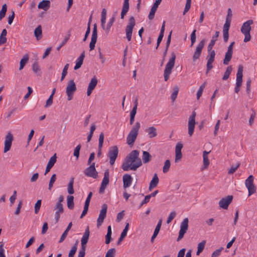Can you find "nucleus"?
<instances>
[{"mask_svg":"<svg viewBox=\"0 0 257 257\" xmlns=\"http://www.w3.org/2000/svg\"><path fill=\"white\" fill-rule=\"evenodd\" d=\"M139 152L133 150L125 158L121 166L122 169L124 171L129 170L136 171L142 165L141 159L139 157Z\"/></svg>","mask_w":257,"mask_h":257,"instance_id":"obj_1","label":"nucleus"},{"mask_svg":"<svg viewBox=\"0 0 257 257\" xmlns=\"http://www.w3.org/2000/svg\"><path fill=\"white\" fill-rule=\"evenodd\" d=\"M140 123L137 121L132 128L126 138L127 144L129 146H132L134 145L138 135L139 131L140 128Z\"/></svg>","mask_w":257,"mask_h":257,"instance_id":"obj_2","label":"nucleus"},{"mask_svg":"<svg viewBox=\"0 0 257 257\" xmlns=\"http://www.w3.org/2000/svg\"><path fill=\"white\" fill-rule=\"evenodd\" d=\"M175 59L176 54L174 52H172L171 53V58L167 63L164 72V77L165 81H168L169 79L170 75L175 65Z\"/></svg>","mask_w":257,"mask_h":257,"instance_id":"obj_3","label":"nucleus"},{"mask_svg":"<svg viewBox=\"0 0 257 257\" xmlns=\"http://www.w3.org/2000/svg\"><path fill=\"white\" fill-rule=\"evenodd\" d=\"M253 23L252 20H249L244 22L241 28V32L244 35V39L243 41L244 42H247L251 39V36L250 32L251 31V25Z\"/></svg>","mask_w":257,"mask_h":257,"instance_id":"obj_4","label":"nucleus"},{"mask_svg":"<svg viewBox=\"0 0 257 257\" xmlns=\"http://www.w3.org/2000/svg\"><path fill=\"white\" fill-rule=\"evenodd\" d=\"M77 90V87L73 80L68 81L66 88V93L67 95L68 100L72 99L73 95Z\"/></svg>","mask_w":257,"mask_h":257,"instance_id":"obj_5","label":"nucleus"},{"mask_svg":"<svg viewBox=\"0 0 257 257\" xmlns=\"http://www.w3.org/2000/svg\"><path fill=\"white\" fill-rule=\"evenodd\" d=\"M254 177L252 175L245 180V185L248 191V196H250L256 192V187L253 183Z\"/></svg>","mask_w":257,"mask_h":257,"instance_id":"obj_6","label":"nucleus"},{"mask_svg":"<svg viewBox=\"0 0 257 257\" xmlns=\"http://www.w3.org/2000/svg\"><path fill=\"white\" fill-rule=\"evenodd\" d=\"M136 24L134 17H131L128 20V23L125 28L126 37L128 41L132 39V35L134 27Z\"/></svg>","mask_w":257,"mask_h":257,"instance_id":"obj_7","label":"nucleus"},{"mask_svg":"<svg viewBox=\"0 0 257 257\" xmlns=\"http://www.w3.org/2000/svg\"><path fill=\"white\" fill-rule=\"evenodd\" d=\"M95 165V163H92V164L89 165V166L85 169L84 174L85 176L94 179H96L98 177V172L96 170Z\"/></svg>","mask_w":257,"mask_h":257,"instance_id":"obj_8","label":"nucleus"},{"mask_svg":"<svg viewBox=\"0 0 257 257\" xmlns=\"http://www.w3.org/2000/svg\"><path fill=\"white\" fill-rule=\"evenodd\" d=\"M196 113L195 111H193L192 114L189 116L188 120V134L189 136H192L193 134L195 125V117Z\"/></svg>","mask_w":257,"mask_h":257,"instance_id":"obj_9","label":"nucleus"},{"mask_svg":"<svg viewBox=\"0 0 257 257\" xmlns=\"http://www.w3.org/2000/svg\"><path fill=\"white\" fill-rule=\"evenodd\" d=\"M188 218H185L181 222L179 235L177 239L178 241L180 240L184 237L185 233L186 232L188 228Z\"/></svg>","mask_w":257,"mask_h":257,"instance_id":"obj_10","label":"nucleus"},{"mask_svg":"<svg viewBox=\"0 0 257 257\" xmlns=\"http://www.w3.org/2000/svg\"><path fill=\"white\" fill-rule=\"evenodd\" d=\"M118 150L117 146H114L109 148L108 156L110 159V164L113 165L114 164L115 161L117 157Z\"/></svg>","mask_w":257,"mask_h":257,"instance_id":"obj_11","label":"nucleus"},{"mask_svg":"<svg viewBox=\"0 0 257 257\" xmlns=\"http://www.w3.org/2000/svg\"><path fill=\"white\" fill-rule=\"evenodd\" d=\"M205 40L203 39L201 40L199 44H198L196 50L194 52V53L193 56V61L195 62L197 59H198L201 55L202 51L203 48L204 47L205 44Z\"/></svg>","mask_w":257,"mask_h":257,"instance_id":"obj_12","label":"nucleus"},{"mask_svg":"<svg viewBox=\"0 0 257 257\" xmlns=\"http://www.w3.org/2000/svg\"><path fill=\"white\" fill-rule=\"evenodd\" d=\"M109 172L108 170H106L104 173V177L101 183V186L99 190V192L100 194H103L106 186L109 183Z\"/></svg>","mask_w":257,"mask_h":257,"instance_id":"obj_13","label":"nucleus"},{"mask_svg":"<svg viewBox=\"0 0 257 257\" xmlns=\"http://www.w3.org/2000/svg\"><path fill=\"white\" fill-rule=\"evenodd\" d=\"M107 209V205L106 204H103L102 206V208L100 211L98 218L97 220V226L99 227L103 223L104 219L106 217V212Z\"/></svg>","mask_w":257,"mask_h":257,"instance_id":"obj_14","label":"nucleus"},{"mask_svg":"<svg viewBox=\"0 0 257 257\" xmlns=\"http://www.w3.org/2000/svg\"><path fill=\"white\" fill-rule=\"evenodd\" d=\"M235 44L234 42H232L230 43L227 48V51L225 53V57L223 60V64L224 65H228L230 62L232 54H233V47Z\"/></svg>","mask_w":257,"mask_h":257,"instance_id":"obj_15","label":"nucleus"},{"mask_svg":"<svg viewBox=\"0 0 257 257\" xmlns=\"http://www.w3.org/2000/svg\"><path fill=\"white\" fill-rule=\"evenodd\" d=\"M13 139V135L10 132H9L5 138L4 153L7 152L11 149Z\"/></svg>","mask_w":257,"mask_h":257,"instance_id":"obj_16","label":"nucleus"},{"mask_svg":"<svg viewBox=\"0 0 257 257\" xmlns=\"http://www.w3.org/2000/svg\"><path fill=\"white\" fill-rule=\"evenodd\" d=\"M97 26H96V24H95L93 25L91 41H90V43L89 44L90 51L93 50L94 49L95 45L97 41Z\"/></svg>","mask_w":257,"mask_h":257,"instance_id":"obj_17","label":"nucleus"},{"mask_svg":"<svg viewBox=\"0 0 257 257\" xmlns=\"http://www.w3.org/2000/svg\"><path fill=\"white\" fill-rule=\"evenodd\" d=\"M233 199L232 196H227L225 198L221 199L219 202V206L223 209H227L229 205Z\"/></svg>","mask_w":257,"mask_h":257,"instance_id":"obj_18","label":"nucleus"},{"mask_svg":"<svg viewBox=\"0 0 257 257\" xmlns=\"http://www.w3.org/2000/svg\"><path fill=\"white\" fill-rule=\"evenodd\" d=\"M243 68V66L241 65H239L238 68L235 84V86H237V87H240L242 85Z\"/></svg>","mask_w":257,"mask_h":257,"instance_id":"obj_19","label":"nucleus"},{"mask_svg":"<svg viewBox=\"0 0 257 257\" xmlns=\"http://www.w3.org/2000/svg\"><path fill=\"white\" fill-rule=\"evenodd\" d=\"M98 83V80L95 76H94L90 80L88 84V86L87 90V95L89 96L93 90L95 88L97 84Z\"/></svg>","mask_w":257,"mask_h":257,"instance_id":"obj_20","label":"nucleus"},{"mask_svg":"<svg viewBox=\"0 0 257 257\" xmlns=\"http://www.w3.org/2000/svg\"><path fill=\"white\" fill-rule=\"evenodd\" d=\"M123 180V186L124 188L129 187L133 182V178L132 176L128 174H125L122 177Z\"/></svg>","mask_w":257,"mask_h":257,"instance_id":"obj_21","label":"nucleus"},{"mask_svg":"<svg viewBox=\"0 0 257 257\" xmlns=\"http://www.w3.org/2000/svg\"><path fill=\"white\" fill-rule=\"evenodd\" d=\"M129 10V0H124L122 9L121 13V19H123L124 16Z\"/></svg>","mask_w":257,"mask_h":257,"instance_id":"obj_22","label":"nucleus"},{"mask_svg":"<svg viewBox=\"0 0 257 257\" xmlns=\"http://www.w3.org/2000/svg\"><path fill=\"white\" fill-rule=\"evenodd\" d=\"M162 219H160L159 221L158 222V224H157L156 228H155V231L154 232V233H153V235H152V236L151 237V242L153 243L154 242V239L158 235V233H159V232L160 231L161 225H162Z\"/></svg>","mask_w":257,"mask_h":257,"instance_id":"obj_23","label":"nucleus"},{"mask_svg":"<svg viewBox=\"0 0 257 257\" xmlns=\"http://www.w3.org/2000/svg\"><path fill=\"white\" fill-rule=\"evenodd\" d=\"M159 183V178L158 177V176L157 174H155L153 177L152 180L151 181L149 189L150 191H151L153 188H155L158 184Z\"/></svg>","mask_w":257,"mask_h":257,"instance_id":"obj_24","label":"nucleus"},{"mask_svg":"<svg viewBox=\"0 0 257 257\" xmlns=\"http://www.w3.org/2000/svg\"><path fill=\"white\" fill-rule=\"evenodd\" d=\"M50 7V2L48 0H43L38 5V8L44 11L48 10Z\"/></svg>","mask_w":257,"mask_h":257,"instance_id":"obj_25","label":"nucleus"},{"mask_svg":"<svg viewBox=\"0 0 257 257\" xmlns=\"http://www.w3.org/2000/svg\"><path fill=\"white\" fill-rule=\"evenodd\" d=\"M85 57L84 52L81 54L80 56L77 58L76 62V65L74 66V70H77L81 67L83 64V60Z\"/></svg>","mask_w":257,"mask_h":257,"instance_id":"obj_26","label":"nucleus"},{"mask_svg":"<svg viewBox=\"0 0 257 257\" xmlns=\"http://www.w3.org/2000/svg\"><path fill=\"white\" fill-rule=\"evenodd\" d=\"M150 138H153L157 136V129L154 126H150L146 130Z\"/></svg>","mask_w":257,"mask_h":257,"instance_id":"obj_27","label":"nucleus"},{"mask_svg":"<svg viewBox=\"0 0 257 257\" xmlns=\"http://www.w3.org/2000/svg\"><path fill=\"white\" fill-rule=\"evenodd\" d=\"M89 226H88L85 230L82 237L81 238V243H82L83 244H86L87 243L89 239Z\"/></svg>","mask_w":257,"mask_h":257,"instance_id":"obj_28","label":"nucleus"},{"mask_svg":"<svg viewBox=\"0 0 257 257\" xmlns=\"http://www.w3.org/2000/svg\"><path fill=\"white\" fill-rule=\"evenodd\" d=\"M165 22H164L163 23V25L162 26L161 29V31H160L159 36L157 39L156 49H157L158 48L160 44L161 43V42L163 39V38L164 36V31H165Z\"/></svg>","mask_w":257,"mask_h":257,"instance_id":"obj_29","label":"nucleus"},{"mask_svg":"<svg viewBox=\"0 0 257 257\" xmlns=\"http://www.w3.org/2000/svg\"><path fill=\"white\" fill-rule=\"evenodd\" d=\"M34 35L37 40H39L42 37V31L41 25L38 26L34 31Z\"/></svg>","mask_w":257,"mask_h":257,"instance_id":"obj_30","label":"nucleus"},{"mask_svg":"<svg viewBox=\"0 0 257 257\" xmlns=\"http://www.w3.org/2000/svg\"><path fill=\"white\" fill-rule=\"evenodd\" d=\"M74 181V178L72 177L70 178L69 182L68 184L67 191L69 194H73L74 193L73 189V184Z\"/></svg>","mask_w":257,"mask_h":257,"instance_id":"obj_31","label":"nucleus"},{"mask_svg":"<svg viewBox=\"0 0 257 257\" xmlns=\"http://www.w3.org/2000/svg\"><path fill=\"white\" fill-rule=\"evenodd\" d=\"M72 222H70L69 223V224L68 225L66 230L64 231V232L62 234V235L60 237V239L59 240V242H62L65 240V238L66 237V236L68 234V231L70 230V229H71V228L72 227Z\"/></svg>","mask_w":257,"mask_h":257,"instance_id":"obj_32","label":"nucleus"},{"mask_svg":"<svg viewBox=\"0 0 257 257\" xmlns=\"http://www.w3.org/2000/svg\"><path fill=\"white\" fill-rule=\"evenodd\" d=\"M152 156L150 153L147 151H143L142 160L145 164L149 163L151 160Z\"/></svg>","mask_w":257,"mask_h":257,"instance_id":"obj_33","label":"nucleus"},{"mask_svg":"<svg viewBox=\"0 0 257 257\" xmlns=\"http://www.w3.org/2000/svg\"><path fill=\"white\" fill-rule=\"evenodd\" d=\"M106 18V10L105 9H102L101 16V25L103 29H105V24Z\"/></svg>","mask_w":257,"mask_h":257,"instance_id":"obj_34","label":"nucleus"},{"mask_svg":"<svg viewBox=\"0 0 257 257\" xmlns=\"http://www.w3.org/2000/svg\"><path fill=\"white\" fill-rule=\"evenodd\" d=\"M29 60V55L28 54H25L23 58L20 61V68L19 70H22L23 69L26 64L27 63Z\"/></svg>","mask_w":257,"mask_h":257,"instance_id":"obj_35","label":"nucleus"},{"mask_svg":"<svg viewBox=\"0 0 257 257\" xmlns=\"http://www.w3.org/2000/svg\"><path fill=\"white\" fill-rule=\"evenodd\" d=\"M7 34V31L6 29H4L0 36V45L4 44L7 42L6 36Z\"/></svg>","mask_w":257,"mask_h":257,"instance_id":"obj_36","label":"nucleus"},{"mask_svg":"<svg viewBox=\"0 0 257 257\" xmlns=\"http://www.w3.org/2000/svg\"><path fill=\"white\" fill-rule=\"evenodd\" d=\"M70 36H71V32H70V30H69L67 32V36H65L64 39L62 42L61 44L57 48V50L58 51H59L61 48V47H62L67 42V41H68V40L69 39V38L70 37Z\"/></svg>","mask_w":257,"mask_h":257,"instance_id":"obj_37","label":"nucleus"},{"mask_svg":"<svg viewBox=\"0 0 257 257\" xmlns=\"http://www.w3.org/2000/svg\"><path fill=\"white\" fill-rule=\"evenodd\" d=\"M32 70L38 75H40L41 73L40 66L37 62L33 63L32 65Z\"/></svg>","mask_w":257,"mask_h":257,"instance_id":"obj_38","label":"nucleus"},{"mask_svg":"<svg viewBox=\"0 0 257 257\" xmlns=\"http://www.w3.org/2000/svg\"><path fill=\"white\" fill-rule=\"evenodd\" d=\"M205 243H206V241L203 240L202 241H201L198 244L197 251L196 252L197 255H199L200 253L201 252H202V251L203 250V249L205 247Z\"/></svg>","mask_w":257,"mask_h":257,"instance_id":"obj_39","label":"nucleus"},{"mask_svg":"<svg viewBox=\"0 0 257 257\" xmlns=\"http://www.w3.org/2000/svg\"><path fill=\"white\" fill-rule=\"evenodd\" d=\"M232 70V68L231 66H229L227 67L226 70L224 72V75L222 77L223 80H226L229 78Z\"/></svg>","mask_w":257,"mask_h":257,"instance_id":"obj_40","label":"nucleus"},{"mask_svg":"<svg viewBox=\"0 0 257 257\" xmlns=\"http://www.w3.org/2000/svg\"><path fill=\"white\" fill-rule=\"evenodd\" d=\"M171 34H172V31H171V32L170 33L169 35L168 36V39H167V42H166V49L163 53L164 59L165 58V57L167 54V51L168 50V48H169L170 43H171Z\"/></svg>","mask_w":257,"mask_h":257,"instance_id":"obj_41","label":"nucleus"},{"mask_svg":"<svg viewBox=\"0 0 257 257\" xmlns=\"http://www.w3.org/2000/svg\"><path fill=\"white\" fill-rule=\"evenodd\" d=\"M74 197L73 196H68L67 197V206L70 209H72L74 208Z\"/></svg>","mask_w":257,"mask_h":257,"instance_id":"obj_42","label":"nucleus"},{"mask_svg":"<svg viewBox=\"0 0 257 257\" xmlns=\"http://www.w3.org/2000/svg\"><path fill=\"white\" fill-rule=\"evenodd\" d=\"M115 21V16H113L109 21L108 22L106 26H105V29H103L105 30L106 32H108L113 25L114 22Z\"/></svg>","mask_w":257,"mask_h":257,"instance_id":"obj_43","label":"nucleus"},{"mask_svg":"<svg viewBox=\"0 0 257 257\" xmlns=\"http://www.w3.org/2000/svg\"><path fill=\"white\" fill-rule=\"evenodd\" d=\"M7 11V6L6 4L3 5L2 9L0 11V21H1L5 17Z\"/></svg>","mask_w":257,"mask_h":257,"instance_id":"obj_44","label":"nucleus"},{"mask_svg":"<svg viewBox=\"0 0 257 257\" xmlns=\"http://www.w3.org/2000/svg\"><path fill=\"white\" fill-rule=\"evenodd\" d=\"M206 86V83H203L199 87L197 92V99H199L201 96L202 94V92L203 91V90Z\"/></svg>","mask_w":257,"mask_h":257,"instance_id":"obj_45","label":"nucleus"},{"mask_svg":"<svg viewBox=\"0 0 257 257\" xmlns=\"http://www.w3.org/2000/svg\"><path fill=\"white\" fill-rule=\"evenodd\" d=\"M170 161L169 160H166L163 168V173H166L168 172L170 167Z\"/></svg>","mask_w":257,"mask_h":257,"instance_id":"obj_46","label":"nucleus"},{"mask_svg":"<svg viewBox=\"0 0 257 257\" xmlns=\"http://www.w3.org/2000/svg\"><path fill=\"white\" fill-rule=\"evenodd\" d=\"M55 210H56L55 213H58L59 214H61L64 211L63 206L62 204L56 203V206L55 207Z\"/></svg>","mask_w":257,"mask_h":257,"instance_id":"obj_47","label":"nucleus"},{"mask_svg":"<svg viewBox=\"0 0 257 257\" xmlns=\"http://www.w3.org/2000/svg\"><path fill=\"white\" fill-rule=\"evenodd\" d=\"M69 64L68 63L66 64L63 69L62 73V76L61 77V81H62L65 78V76H66L67 74V71L68 69L69 68Z\"/></svg>","mask_w":257,"mask_h":257,"instance_id":"obj_48","label":"nucleus"},{"mask_svg":"<svg viewBox=\"0 0 257 257\" xmlns=\"http://www.w3.org/2000/svg\"><path fill=\"white\" fill-rule=\"evenodd\" d=\"M56 175L55 174L52 175V176H51V178H50V181H49V190H51L53 186V184L54 183V182L56 181Z\"/></svg>","mask_w":257,"mask_h":257,"instance_id":"obj_49","label":"nucleus"},{"mask_svg":"<svg viewBox=\"0 0 257 257\" xmlns=\"http://www.w3.org/2000/svg\"><path fill=\"white\" fill-rule=\"evenodd\" d=\"M56 154H55L52 157L50 158L47 165L53 167L55 163L56 162Z\"/></svg>","mask_w":257,"mask_h":257,"instance_id":"obj_50","label":"nucleus"},{"mask_svg":"<svg viewBox=\"0 0 257 257\" xmlns=\"http://www.w3.org/2000/svg\"><path fill=\"white\" fill-rule=\"evenodd\" d=\"M179 92V88L177 86L174 88V91L172 93L171 97L173 101H174L177 98Z\"/></svg>","mask_w":257,"mask_h":257,"instance_id":"obj_51","label":"nucleus"},{"mask_svg":"<svg viewBox=\"0 0 257 257\" xmlns=\"http://www.w3.org/2000/svg\"><path fill=\"white\" fill-rule=\"evenodd\" d=\"M91 16L89 18V22L88 23V27H87V30H86V33H85L84 38V39L83 40V41L84 42H85L86 40V39H87V37H88V36L89 35L90 32V21H91Z\"/></svg>","mask_w":257,"mask_h":257,"instance_id":"obj_52","label":"nucleus"},{"mask_svg":"<svg viewBox=\"0 0 257 257\" xmlns=\"http://www.w3.org/2000/svg\"><path fill=\"white\" fill-rule=\"evenodd\" d=\"M240 165L239 163H237L236 165H232L231 168L229 169L228 172V174H233L236 170L238 169Z\"/></svg>","mask_w":257,"mask_h":257,"instance_id":"obj_53","label":"nucleus"},{"mask_svg":"<svg viewBox=\"0 0 257 257\" xmlns=\"http://www.w3.org/2000/svg\"><path fill=\"white\" fill-rule=\"evenodd\" d=\"M103 140H104V134L103 133H101L99 136L98 149L99 150H101V148L103 146Z\"/></svg>","mask_w":257,"mask_h":257,"instance_id":"obj_54","label":"nucleus"},{"mask_svg":"<svg viewBox=\"0 0 257 257\" xmlns=\"http://www.w3.org/2000/svg\"><path fill=\"white\" fill-rule=\"evenodd\" d=\"M214 62L213 60L207 59V62L206 64V73L207 74L209 71L211 70L213 68L212 63Z\"/></svg>","mask_w":257,"mask_h":257,"instance_id":"obj_55","label":"nucleus"},{"mask_svg":"<svg viewBox=\"0 0 257 257\" xmlns=\"http://www.w3.org/2000/svg\"><path fill=\"white\" fill-rule=\"evenodd\" d=\"M115 252V248H110L107 251L105 257H114Z\"/></svg>","mask_w":257,"mask_h":257,"instance_id":"obj_56","label":"nucleus"},{"mask_svg":"<svg viewBox=\"0 0 257 257\" xmlns=\"http://www.w3.org/2000/svg\"><path fill=\"white\" fill-rule=\"evenodd\" d=\"M176 212L172 211L170 213V214L167 218V223L169 224L172 221V220L176 217Z\"/></svg>","mask_w":257,"mask_h":257,"instance_id":"obj_57","label":"nucleus"},{"mask_svg":"<svg viewBox=\"0 0 257 257\" xmlns=\"http://www.w3.org/2000/svg\"><path fill=\"white\" fill-rule=\"evenodd\" d=\"M191 0H186V3L185 7L183 12V15H184L191 8Z\"/></svg>","mask_w":257,"mask_h":257,"instance_id":"obj_58","label":"nucleus"},{"mask_svg":"<svg viewBox=\"0 0 257 257\" xmlns=\"http://www.w3.org/2000/svg\"><path fill=\"white\" fill-rule=\"evenodd\" d=\"M41 205V200H38L35 205V213L37 214L40 210Z\"/></svg>","mask_w":257,"mask_h":257,"instance_id":"obj_59","label":"nucleus"},{"mask_svg":"<svg viewBox=\"0 0 257 257\" xmlns=\"http://www.w3.org/2000/svg\"><path fill=\"white\" fill-rule=\"evenodd\" d=\"M81 149V145H78L76 146V147L74 149V156L76 157V159H78L79 156V152Z\"/></svg>","mask_w":257,"mask_h":257,"instance_id":"obj_60","label":"nucleus"},{"mask_svg":"<svg viewBox=\"0 0 257 257\" xmlns=\"http://www.w3.org/2000/svg\"><path fill=\"white\" fill-rule=\"evenodd\" d=\"M231 21L225 20V23L223 27V31H228L230 26Z\"/></svg>","mask_w":257,"mask_h":257,"instance_id":"obj_61","label":"nucleus"},{"mask_svg":"<svg viewBox=\"0 0 257 257\" xmlns=\"http://www.w3.org/2000/svg\"><path fill=\"white\" fill-rule=\"evenodd\" d=\"M223 248L222 247H221L219 249H216L215 250L212 254L211 257H217L218 256L220 253L221 251L223 250Z\"/></svg>","mask_w":257,"mask_h":257,"instance_id":"obj_62","label":"nucleus"},{"mask_svg":"<svg viewBox=\"0 0 257 257\" xmlns=\"http://www.w3.org/2000/svg\"><path fill=\"white\" fill-rule=\"evenodd\" d=\"M77 251V248L76 246H73L71 249L69 251L68 257H74L76 252Z\"/></svg>","mask_w":257,"mask_h":257,"instance_id":"obj_63","label":"nucleus"},{"mask_svg":"<svg viewBox=\"0 0 257 257\" xmlns=\"http://www.w3.org/2000/svg\"><path fill=\"white\" fill-rule=\"evenodd\" d=\"M124 216V211L122 210L120 212L118 213L116 217V221L119 222L123 218Z\"/></svg>","mask_w":257,"mask_h":257,"instance_id":"obj_64","label":"nucleus"}]
</instances>
